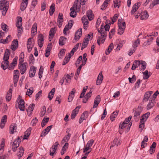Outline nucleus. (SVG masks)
Segmentation results:
<instances>
[{"label": "nucleus", "mask_w": 159, "mask_h": 159, "mask_svg": "<svg viewBox=\"0 0 159 159\" xmlns=\"http://www.w3.org/2000/svg\"><path fill=\"white\" fill-rule=\"evenodd\" d=\"M86 14L87 17L84 16L81 19L82 22L83 23L84 28L85 30L87 29L88 24L89 23L87 18L89 20H92L94 18V15L92 10H90L87 11Z\"/></svg>", "instance_id": "obj_1"}, {"label": "nucleus", "mask_w": 159, "mask_h": 159, "mask_svg": "<svg viewBox=\"0 0 159 159\" xmlns=\"http://www.w3.org/2000/svg\"><path fill=\"white\" fill-rule=\"evenodd\" d=\"M9 2L6 0H1L0 1V9L2 10V14L5 16L8 8Z\"/></svg>", "instance_id": "obj_2"}, {"label": "nucleus", "mask_w": 159, "mask_h": 159, "mask_svg": "<svg viewBox=\"0 0 159 159\" xmlns=\"http://www.w3.org/2000/svg\"><path fill=\"white\" fill-rule=\"evenodd\" d=\"M20 142V139L18 137L13 142L12 146L13 151H16V148L19 146Z\"/></svg>", "instance_id": "obj_3"}, {"label": "nucleus", "mask_w": 159, "mask_h": 159, "mask_svg": "<svg viewBox=\"0 0 159 159\" xmlns=\"http://www.w3.org/2000/svg\"><path fill=\"white\" fill-rule=\"evenodd\" d=\"M21 97L19 96L17 101H18L19 108L21 111H23L25 110V102L23 99H21Z\"/></svg>", "instance_id": "obj_4"}, {"label": "nucleus", "mask_w": 159, "mask_h": 159, "mask_svg": "<svg viewBox=\"0 0 159 159\" xmlns=\"http://www.w3.org/2000/svg\"><path fill=\"white\" fill-rule=\"evenodd\" d=\"M59 144L58 142H55V144L53 145L50 148V155L51 156H53L54 154L55 153Z\"/></svg>", "instance_id": "obj_5"}, {"label": "nucleus", "mask_w": 159, "mask_h": 159, "mask_svg": "<svg viewBox=\"0 0 159 159\" xmlns=\"http://www.w3.org/2000/svg\"><path fill=\"white\" fill-rule=\"evenodd\" d=\"M19 68L20 69V73L23 75L26 71L27 67V63L25 62L19 65Z\"/></svg>", "instance_id": "obj_6"}, {"label": "nucleus", "mask_w": 159, "mask_h": 159, "mask_svg": "<svg viewBox=\"0 0 159 159\" xmlns=\"http://www.w3.org/2000/svg\"><path fill=\"white\" fill-rule=\"evenodd\" d=\"M3 60V61L2 62L1 67L4 70H5L8 68L9 62L8 61V59H5Z\"/></svg>", "instance_id": "obj_7"}, {"label": "nucleus", "mask_w": 159, "mask_h": 159, "mask_svg": "<svg viewBox=\"0 0 159 159\" xmlns=\"http://www.w3.org/2000/svg\"><path fill=\"white\" fill-rule=\"evenodd\" d=\"M36 70V68L33 66L30 67L29 73V76L30 77H34L35 74Z\"/></svg>", "instance_id": "obj_8"}, {"label": "nucleus", "mask_w": 159, "mask_h": 159, "mask_svg": "<svg viewBox=\"0 0 159 159\" xmlns=\"http://www.w3.org/2000/svg\"><path fill=\"white\" fill-rule=\"evenodd\" d=\"M28 2V0H22L20 7V9L21 11H23L25 9L27 6Z\"/></svg>", "instance_id": "obj_9"}, {"label": "nucleus", "mask_w": 159, "mask_h": 159, "mask_svg": "<svg viewBox=\"0 0 159 159\" xmlns=\"http://www.w3.org/2000/svg\"><path fill=\"white\" fill-rule=\"evenodd\" d=\"M152 93L153 92L152 91H148L146 92L144 94V98L143 99V101L145 102L147 101Z\"/></svg>", "instance_id": "obj_10"}, {"label": "nucleus", "mask_w": 159, "mask_h": 159, "mask_svg": "<svg viewBox=\"0 0 159 159\" xmlns=\"http://www.w3.org/2000/svg\"><path fill=\"white\" fill-rule=\"evenodd\" d=\"M102 73V71L100 72L97 78L96 81V84L97 85H99L102 83L103 79V76Z\"/></svg>", "instance_id": "obj_11"}, {"label": "nucleus", "mask_w": 159, "mask_h": 159, "mask_svg": "<svg viewBox=\"0 0 159 159\" xmlns=\"http://www.w3.org/2000/svg\"><path fill=\"white\" fill-rule=\"evenodd\" d=\"M17 129L16 124H13L10 125L9 127V133L10 134H13L16 132Z\"/></svg>", "instance_id": "obj_12"}, {"label": "nucleus", "mask_w": 159, "mask_h": 159, "mask_svg": "<svg viewBox=\"0 0 159 159\" xmlns=\"http://www.w3.org/2000/svg\"><path fill=\"white\" fill-rule=\"evenodd\" d=\"M100 96L99 95H98L95 99L93 107V108H95L98 107V106L100 102Z\"/></svg>", "instance_id": "obj_13"}, {"label": "nucleus", "mask_w": 159, "mask_h": 159, "mask_svg": "<svg viewBox=\"0 0 159 159\" xmlns=\"http://www.w3.org/2000/svg\"><path fill=\"white\" fill-rule=\"evenodd\" d=\"M82 29H79L75 33V36L74 39L76 40H78L80 38L82 35Z\"/></svg>", "instance_id": "obj_14"}, {"label": "nucleus", "mask_w": 159, "mask_h": 159, "mask_svg": "<svg viewBox=\"0 0 159 159\" xmlns=\"http://www.w3.org/2000/svg\"><path fill=\"white\" fill-rule=\"evenodd\" d=\"M55 33L56 30L55 28H51L49 32V40L50 41H51V40L53 38Z\"/></svg>", "instance_id": "obj_15"}, {"label": "nucleus", "mask_w": 159, "mask_h": 159, "mask_svg": "<svg viewBox=\"0 0 159 159\" xmlns=\"http://www.w3.org/2000/svg\"><path fill=\"white\" fill-rule=\"evenodd\" d=\"M112 143V145L111 146L110 148H111L114 146L116 145V146H117L118 145H120L121 143L120 139L117 138L115 139H114Z\"/></svg>", "instance_id": "obj_16"}, {"label": "nucleus", "mask_w": 159, "mask_h": 159, "mask_svg": "<svg viewBox=\"0 0 159 159\" xmlns=\"http://www.w3.org/2000/svg\"><path fill=\"white\" fill-rule=\"evenodd\" d=\"M18 47V41L17 40L14 39L12 41L11 45V49L13 51L16 49Z\"/></svg>", "instance_id": "obj_17"}, {"label": "nucleus", "mask_w": 159, "mask_h": 159, "mask_svg": "<svg viewBox=\"0 0 159 159\" xmlns=\"http://www.w3.org/2000/svg\"><path fill=\"white\" fill-rule=\"evenodd\" d=\"M79 1V0H75L74 2V4L72 7L70 8V10L75 9V8L76 10H77V9H80L81 7V4H80V5L78 6L77 4Z\"/></svg>", "instance_id": "obj_18"}, {"label": "nucleus", "mask_w": 159, "mask_h": 159, "mask_svg": "<svg viewBox=\"0 0 159 159\" xmlns=\"http://www.w3.org/2000/svg\"><path fill=\"white\" fill-rule=\"evenodd\" d=\"M118 24L119 28L125 29L126 27V24L125 22H122V20H118Z\"/></svg>", "instance_id": "obj_19"}, {"label": "nucleus", "mask_w": 159, "mask_h": 159, "mask_svg": "<svg viewBox=\"0 0 159 159\" xmlns=\"http://www.w3.org/2000/svg\"><path fill=\"white\" fill-rule=\"evenodd\" d=\"M140 65V61L135 60L133 62L131 69L133 70H134L136 68L138 67Z\"/></svg>", "instance_id": "obj_20"}, {"label": "nucleus", "mask_w": 159, "mask_h": 159, "mask_svg": "<svg viewBox=\"0 0 159 159\" xmlns=\"http://www.w3.org/2000/svg\"><path fill=\"white\" fill-rule=\"evenodd\" d=\"M66 41V38L64 36H61L59 39V43L60 45L63 46L65 44Z\"/></svg>", "instance_id": "obj_21"}, {"label": "nucleus", "mask_w": 159, "mask_h": 159, "mask_svg": "<svg viewBox=\"0 0 159 159\" xmlns=\"http://www.w3.org/2000/svg\"><path fill=\"white\" fill-rule=\"evenodd\" d=\"M87 115L88 112L86 111L84 112L82 114L79 120V123L80 124H81L84 120L85 119V118L87 117Z\"/></svg>", "instance_id": "obj_22"}, {"label": "nucleus", "mask_w": 159, "mask_h": 159, "mask_svg": "<svg viewBox=\"0 0 159 159\" xmlns=\"http://www.w3.org/2000/svg\"><path fill=\"white\" fill-rule=\"evenodd\" d=\"M12 90L11 89H10L6 95V100L7 101H10L11 99L12 96Z\"/></svg>", "instance_id": "obj_23"}, {"label": "nucleus", "mask_w": 159, "mask_h": 159, "mask_svg": "<svg viewBox=\"0 0 159 159\" xmlns=\"http://www.w3.org/2000/svg\"><path fill=\"white\" fill-rule=\"evenodd\" d=\"M142 111V108L141 106H138V108L135 109L134 115L140 116V115Z\"/></svg>", "instance_id": "obj_24"}, {"label": "nucleus", "mask_w": 159, "mask_h": 159, "mask_svg": "<svg viewBox=\"0 0 159 159\" xmlns=\"http://www.w3.org/2000/svg\"><path fill=\"white\" fill-rule=\"evenodd\" d=\"M32 129L31 127H29L25 132L24 136V139H27L31 133V131Z\"/></svg>", "instance_id": "obj_25"}, {"label": "nucleus", "mask_w": 159, "mask_h": 159, "mask_svg": "<svg viewBox=\"0 0 159 159\" xmlns=\"http://www.w3.org/2000/svg\"><path fill=\"white\" fill-rule=\"evenodd\" d=\"M142 15L140 17L141 20H144L147 19L149 17V15L148 14V12L147 11H144Z\"/></svg>", "instance_id": "obj_26"}, {"label": "nucleus", "mask_w": 159, "mask_h": 159, "mask_svg": "<svg viewBox=\"0 0 159 159\" xmlns=\"http://www.w3.org/2000/svg\"><path fill=\"white\" fill-rule=\"evenodd\" d=\"M22 19L21 17H18L16 23V25L17 28L22 27Z\"/></svg>", "instance_id": "obj_27"}, {"label": "nucleus", "mask_w": 159, "mask_h": 159, "mask_svg": "<svg viewBox=\"0 0 159 159\" xmlns=\"http://www.w3.org/2000/svg\"><path fill=\"white\" fill-rule=\"evenodd\" d=\"M10 51L9 50L7 49H6L5 50V53L4 54V57L3 59H8L9 58Z\"/></svg>", "instance_id": "obj_28"}, {"label": "nucleus", "mask_w": 159, "mask_h": 159, "mask_svg": "<svg viewBox=\"0 0 159 159\" xmlns=\"http://www.w3.org/2000/svg\"><path fill=\"white\" fill-rule=\"evenodd\" d=\"M71 135L70 134L68 133L67 135L65 136L62 140L61 143H64L65 142H67L70 139Z\"/></svg>", "instance_id": "obj_29"}, {"label": "nucleus", "mask_w": 159, "mask_h": 159, "mask_svg": "<svg viewBox=\"0 0 159 159\" xmlns=\"http://www.w3.org/2000/svg\"><path fill=\"white\" fill-rule=\"evenodd\" d=\"M24 149L22 147H20L19 148V152L17 154V156L19 157L18 158L20 159L23 155L24 153Z\"/></svg>", "instance_id": "obj_30"}, {"label": "nucleus", "mask_w": 159, "mask_h": 159, "mask_svg": "<svg viewBox=\"0 0 159 159\" xmlns=\"http://www.w3.org/2000/svg\"><path fill=\"white\" fill-rule=\"evenodd\" d=\"M153 39V38H151L148 39L147 41L145 42L143 45V47H146L147 46L150 44L152 42V40Z\"/></svg>", "instance_id": "obj_31"}, {"label": "nucleus", "mask_w": 159, "mask_h": 159, "mask_svg": "<svg viewBox=\"0 0 159 159\" xmlns=\"http://www.w3.org/2000/svg\"><path fill=\"white\" fill-rule=\"evenodd\" d=\"M113 44L112 43H111L108 46L107 50L105 52V53L106 55H107L109 54L111 52L112 49L113 48Z\"/></svg>", "instance_id": "obj_32"}, {"label": "nucleus", "mask_w": 159, "mask_h": 159, "mask_svg": "<svg viewBox=\"0 0 159 159\" xmlns=\"http://www.w3.org/2000/svg\"><path fill=\"white\" fill-rule=\"evenodd\" d=\"M121 2L120 0H114L113 4L114 7L119 8Z\"/></svg>", "instance_id": "obj_33"}, {"label": "nucleus", "mask_w": 159, "mask_h": 159, "mask_svg": "<svg viewBox=\"0 0 159 159\" xmlns=\"http://www.w3.org/2000/svg\"><path fill=\"white\" fill-rule=\"evenodd\" d=\"M118 112L117 111H115L111 114L110 118L112 121H113L115 120V118L116 117Z\"/></svg>", "instance_id": "obj_34"}, {"label": "nucleus", "mask_w": 159, "mask_h": 159, "mask_svg": "<svg viewBox=\"0 0 159 159\" xmlns=\"http://www.w3.org/2000/svg\"><path fill=\"white\" fill-rule=\"evenodd\" d=\"M140 40L139 39H137L135 41L132 45V47L133 48H136L140 44Z\"/></svg>", "instance_id": "obj_35"}, {"label": "nucleus", "mask_w": 159, "mask_h": 159, "mask_svg": "<svg viewBox=\"0 0 159 159\" xmlns=\"http://www.w3.org/2000/svg\"><path fill=\"white\" fill-rule=\"evenodd\" d=\"M66 52V49H62L60 51L58 54V57L60 59H62L63 56L64 55Z\"/></svg>", "instance_id": "obj_36"}, {"label": "nucleus", "mask_w": 159, "mask_h": 159, "mask_svg": "<svg viewBox=\"0 0 159 159\" xmlns=\"http://www.w3.org/2000/svg\"><path fill=\"white\" fill-rule=\"evenodd\" d=\"M110 20H106V25L104 26L105 30L107 31H109L110 29Z\"/></svg>", "instance_id": "obj_37"}, {"label": "nucleus", "mask_w": 159, "mask_h": 159, "mask_svg": "<svg viewBox=\"0 0 159 159\" xmlns=\"http://www.w3.org/2000/svg\"><path fill=\"white\" fill-rule=\"evenodd\" d=\"M37 25L36 23H34L33 25L31 28L32 33H36L37 31Z\"/></svg>", "instance_id": "obj_38"}, {"label": "nucleus", "mask_w": 159, "mask_h": 159, "mask_svg": "<svg viewBox=\"0 0 159 159\" xmlns=\"http://www.w3.org/2000/svg\"><path fill=\"white\" fill-rule=\"evenodd\" d=\"M49 120V118H44L43 120L41 122V126L42 127H43L48 122Z\"/></svg>", "instance_id": "obj_39"}, {"label": "nucleus", "mask_w": 159, "mask_h": 159, "mask_svg": "<svg viewBox=\"0 0 159 159\" xmlns=\"http://www.w3.org/2000/svg\"><path fill=\"white\" fill-rule=\"evenodd\" d=\"M144 118H143L141 119H140V124L139 125V128H141V131H142L143 128L144 127Z\"/></svg>", "instance_id": "obj_40"}, {"label": "nucleus", "mask_w": 159, "mask_h": 159, "mask_svg": "<svg viewBox=\"0 0 159 159\" xmlns=\"http://www.w3.org/2000/svg\"><path fill=\"white\" fill-rule=\"evenodd\" d=\"M55 5L54 4H52L50 6L49 10V13L51 16H52L55 11Z\"/></svg>", "instance_id": "obj_41"}, {"label": "nucleus", "mask_w": 159, "mask_h": 159, "mask_svg": "<svg viewBox=\"0 0 159 159\" xmlns=\"http://www.w3.org/2000/svg\"><path fill=\"white\" fill-rule=\"evenodd\" d=\"M136 4H134L133 6L132 9L131 11V14H133L139 8V6H136Z\"/></svg>", "instance_id": "obj_42"}, {"label": "nucleus", "mask_w": 159, "mask_h": 159, "mask_svg": "<svg viewBox=\"0 0 159 159\" xmlns=\"http://www.w3.org/2000/svg\"><path fill=\"white\" fill-rule=\"evenodd\" d=\"M140 65H141V67L143 70H144L146 67V63L145 61L142 60L140 61Z\"/></svg>", "instance_id": "obj_43"}, {"label": "nucleus", "mask_w": 159, "mask_h": 159, "mask_svg": "<svg viewBox=\"0 0 159 159\" xmlns=\"http://www.w3.org/2000/svg\"><path fill=\"white\" fill-rule=\"evenodd\" d=\"M159 94V92L158 91H157L151 97L150 100H149V101H154L155 99L157 97V96Z\"/></svg>", "instance_id": "obj_44"}, {"label": "nucleus", "mask_w": 159, "mask_h": 159, "mask_svg": "<svg viewBox=\"0 0 159 159\" xmlns=\"http://www.w3.org/2000/svg\"><path fill=\"white\" fill-rule=\"evenodd\" d=\"M14 79H19V72L18 70H14Z\"/></svg>", "instance_id": "obj_45"}, {"label": "nucleus", "mask_w": 159, "mask_h": 159, "mask_svg": "<svg viewBox=\"0 0 159 159\" xmlns=\"http://www.w3.org/2000/svg\"><path fill=\"white\" fill-rule=\"evenodd\" d=\"M46 108L45 106H43V108L42 109L40 113V116L41 117L43 116L46 113Z\"/></svg>", "instance_id": "obj_46"}, {"label": "nucleus", "mask_w": 159, "mask_h": 159, "mask_svg": "<svg viewBox=\"0 0 159 159\" xmlns=\"http://www.w3.org/2000/svg\"><path fill=\"white\" fill-rule=\"evenodd\" d=\"M147 105V108L148 110H149L152 108L154 106V103L152 101H151Z\"/></svg>", "instance_id": "obj_47"}, {"label": "nucleus", "mask_w": 159, "mask_h": 159, "mask_svg": "<svg viewBox=\"0 0 159 159\" xmlns=\"http://www.w3.org/2000/svg\"><path fill=\"white\" fill-rule=\"evenodd\" d=\"M78 112V111H76L75 110H73L71 115V119L72 120L76 116Z\"/></svg>", "instance_id": "obj_48"}, {"label": "nucleus", "mask_w": 159, "mask_h": 159, "mask_svg": "<svg viewBox=\"0 0 159 159\" xmlns=\"http://www.w3.org/2000/svg\"><path fill=\"white\" fill-rule=\"evenodd\" d=\"M35 107L34 104H32L30 105L28 109L27 110L28 112H32Z\"/></svg>", "instance_id": "obj_49"}, {"label": "nucleus", "mask_w": 159, "mask_h": 159, "mask_svg": "<svg viewBox=\"0 0 159 159\" xmlns=\"http://www.w3.org/2000/svg\"><path fill=\"white\" fill-rule=\"evenodd\" d=\"M33 87H30L27 90L26 94L30 96L33 93Z\"/></svg>", "instance_id": "obj_50"}, {"label": "nucleus", "mask_w": 159, "mask_h": 159, "mask_svg": "<svg viewBox=\"0 0 159 159\" xmlns=\"http://www.w3.org/2000/svg\"><path fill=\"white\" fill-rule=\"evenodd\" d=\"M71 12L70 13V16L72 17H75L76 16V12L75 11V9L70 10Z\"/></svg>", "instance_id": "obj_51"}, {"label": "nucleus", "mask_w": 159, "mask_h": 159, "mask_svg": "<svg viewBox=\"0 0 159 159\" xmlns=\"http://www.w3.org/2000/svg\"><path fill=\"white\" fill-rule=\"evenodd\" d=\"M115 29L114 28L112 29L111 31L110 32L109 36L110 39H111L112 36L115 34Z\"/></svg>", "instance_id": "obj_52"}, {"label": "nucleus", "mask_w": 159, "mask_h": 159, "mask_svg": "<svg viewBox=\"0 0 159 159\" xmlns=\"http://www.w3.org/2000/svg\"><path fill=\"white\" fill-rule=\"evenodd\" d=\"M7 116L6 115H4L2 116L1 120V124L5 125L7 121Z\"/></svg>", "instance_id": "obj_53"}, {"label": "nucleus", "mask_w": 159, "mask_h": 159, "mask_svg": "<svg viewBox=\"0 0 159 159\" xmlns=\"http://www.w3.org/2000/svg\"><path fill=\"white\" fill-rule=\"evenodd\" d=\"M70 58H69V57L66 56L62 63V65H64L67 63L69 61Z\"/></svg>", "instance_id": "obj_54"}, {"label": "nucleus", "mask_w": 159, "mask_h": 159, "mask_svg": "<svg viewBox=\"0 0 159 159\" xmlns=\"http://www.w3.org/2000/svg\"><path fill=\"white\" fill-rule=\"evenodd\" d=\"M143 73L144 75L143 77L144 79H147L149 77L150 75H148V71L147 70H146L145 72H143Z\"/></svg>", "instance_id": "obj_55"}, {"label": "nucleus", "mask_w": 159, "mask_h": 159, "mask_svg": "<svg viewBox=\"0 0 159 159\" xmlns=\"http://www.w3.org/2000/svg\"><path fill=\"white\" fill-rule=\"evenodd\" d=\"M42 66H41L40 68L39 69V78L40 79H41L42 77V74L43 72V68H42Z\"/></svg>", "instance_id": "obj_56"}, {"label": "nucleus", "mask_w": 159, "mask_h": 159, "mask_svg": "<svg viewBox=\"0 0 159 159\" xmlns=\"http://www.w3.org/2000/svg\"><path fill=\"white\" fill-rule=\"evenodd\" d=\"M76 51V50L74 48L72 49L68 55V56L69 57V58H71V57L74 55V53Z\"/></svg>", "instance_id": "obj_57"}, {"label": "nucleus", "mask_w": 159, "mask_h": 159, "mask_svg": "<svg viewBox=\"0 0 159 159\" xmlns=\"http://www.w3.org/2000/svg\"><path fill=\"white\" fill-rule=\"evenodd\" d=\"M132 118L131 116H130L128 118H126L123 121L124 123L127 125L131 120Z\"/></svg>", "instance_id": "obj_58"}, {"label": "nucleus", "mask_w": 159, "mask_h": 159, "mask_svg": "<svg viewBox=\"0 0 159 159\" xmlns=\"http://www.w3.org/2000/svg\"><path fill=\"white\" fill-rule=\"evenodd\" d=\"M73 24V21L71 20H70L68 22V24L66 25V26H67V27H68L69 29L71 28Z\"/></svg>", "instance_id": "obj_59"}, {"label": "nucleus", "mask_w": 159, "mask_h": 159, "mask_svg": "<svg viewBox=\"0 0 159 159\" xmlns=\"http://www.w3.org/2000/svg\"><path fill=\"white\" fill-rule=\"evenodd\" d=\"M118 16V14H115L112 18V24H113L115 22Z\"/></svg>", "instance_id": "obj_60"}, {"label": "nucleus", "mask_w": 159, "mask_h": 159, "mask_svg": "<svg viewBox=\"0 0 159 159\" xmlns=\"http://www.w3.org/2000/svg\"><path fill=\"white\" fill-rule=\"evenodd\" d=\"M63 15L61 13H60L59 14L57 22L62 21L63 22Z\"/></svg>", "instance_id": "obj_61"}, {"label": "nucleus", "mask_w": 159, "mask_h": 159, "mask_svg": "<svg viewBox=\"0 0 159 159\" xmlns=\"http://www.w3.org/2000/svg\"><path fill=\"white\" fill-rule=\"evenodd\" d=\"M150 115V113L149 112H148L144 114L142 116L141 118H144V120L145 121L148 118L149 115Z\"/></svg>", "instance_id": "obj_62"}, {"label": "nucleus", "mask_w": 159, "mask_h": 159, "mask_svg": "<svg viewBox=\"0 0 159 159\" xmlns=\"http://www.w3.org/2000/svg\"><path fill=\"white\" fill-rule=\"evenodd\" d=\"M1 27L2 29L4 31H7V27H8V26L6 24L2 23L1 25Z\"/></svg>", "instance_id": "obj_63"}, {"label": "nucleus", "mask_w": 159, "mask_h": 159, "mask_svg": "<svg viewBox=\"0 0 159 159\" xmlns=\"http://www.w3.org/2000/svg\"><path fill=\"white\" fill-rule=\"evenodd\" d=\"M38 120L36 117H35L32 120L31 123L33 126H34L36 125L37 122Z\"/></svg>", "instance_id": "obj_64"}]
</instances>
